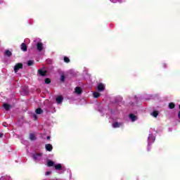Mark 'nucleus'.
Masks as SVG:
<instances>
[{"label": "nucleus", "mask_w": 180, "mask_h": 180, "mask_svg": "<svg viewBox=\"0 0 180 180\" xmlns=\"http://www.w3.org/2000/svg\"><path fill=\"white\" fill-rule=\"evenodd\" d=\"M148 140V146H150V143H154V141H155V136H154V135L150 134H149Z\"/></svg>", "instance_id": "1"}, {"label": "nucleus", "mask_w": 180, "mask_h": 180, "mask_svg": "<svg viewBox=\"0 0 180 180\" xmlns=\"http://www.w3.org/2000/svg\"><path fill=\"white\" fill-rule=\"evenodd\" d=\"M22 68H23V65H22V63H18L14 66V71L15 72H17Z\"/></svg>", "instance_id": "2"}, {"label": "nucleus", "mask_w": 180, "mask_h": 180, "mask_svg": "<svg viewBox=\"0 0 180 180\" xmlns=\"http://www.w3.org/2000/svg\"><path fill=\"white\" fill-rule=\"evenodd\" d=\"M36 46H37V49L38 50V51H43V43L37 42L36 44Z\"/></svg>", "instance_id": "3"}, {"label": "nucleus", "mask_w": 180, "mask_h": 180, "mask_svg": "<svg viewBox=\"0 0 180 180\" xmlns=\"http://www.w3.org/2000/svg\"><path fill=\"white\" fill-rule=\"evenodd\" d=\"M33 158L34 161H40V160H41V153H37L34 155Z\"/></svg>", "instance_id": "4"}, {"label": "nucleus", "mask_w": 180, "mask_h": 180, "mask_svg": "<svg viewBox=\"0 0 180 180\" xmlns=\"http://www.w3.org/2000/svg\"><path fill=\"white\" fill-rule=\"evenodd\" d=\"M97 89L100 92H102V91H105V86L103 84H99L97 86Z\"/></svg>", "instance_id": "5"}, {"label": "nucleus", "mask_w": 180, "mask_h": 180, "mask_svg": "<svg viewBox=\"0 0 180 180\" xmlns=\"http://www.w3.org/2000/svg\"><path fill=\"white\" fill-rule=\"evenodd\" d=\"M20 49L22 51H27V46L25 43H22L21 44Z\"/></svg>", "instance_id": "6"}, {"label": "nucleus", "mask_w": 180, "mask_h": 180, "mask_svg": "<svg viewBox=\"0 0 180 180\" xmlns=\"http://www.w3.org/2000/svg\"><path fill=\"white\" fill-rule=\"evenodd\" d=\"M75 94H78L79 95L82 94V89H81V87H76L75 89Z\"/></svg>", "instance_id": "7"}, {"label": "nucleus", "mask_w": 180, "mask_h": 180, "mask_svg": "<svg viewBox=\"0 0 180 180\" xmlns=\"http://www.w3.org/2000/svg\"><path fill=\"white\" fill-rule=\"evenodd\" d=\"M129 118L131 119V122H136V120H137V117L133 114L129 115Z\"/></svg>", "instance_id": "8"}, {"label": "nucleus", "mask_w": 180, "mask_h": 180, "mask_svg": "<svg viewBox=\"0 0 180 180\" xmlns=\"http://www.w3.org/2000/svg\"><path fill=\"white\" fill-rule=\"evenodd\" d=\"M45 147L47 151H51V150H53V146H51V144H46Z\"/></svg>", "instance_id": "9"}, {"label": "nucleus", "mask_w": 180, "mask_h": 180, "mask_svg": "<svg viewBox=\"0 0 180 180\" xmlns=\"http://www.w3.org/2000/svg\"><path fill=\"white\" fill-rule=\"evenodd\" d=\"M120 126H122V123H119V122H114L112 124V127H114V129H116L117 127H120Z\"/></svg>", "instance_id": "10"}, {"label": "nucleus", "mask_w": 180, "mask_h": 180, "mask_svg": "<svg viewBox=\"0 0 180 180\" xmlns=\"http://www.w3.org/2000/svg\"><path fill=\"white\" fill-rule=\"evenodd\" d=\"M63 96H59L56 98V103H61V102H63Z\"/></svg>", "instance_id": "11"}, {"label": "nucleus", "mask_w": 180, "mask_h": 180, "mask_svg": "<svg viewBox=\"0 0 180 180\" xmlns=\"http://www.w3.org/2000/svg\"><path fill=\"white\" fill-rule=\"evenodd\" d=\"M3 106L6 110H8L9 109H11V105L8 103H4Z\"/></svg>", "instance_id": "12"}, {"label": "nucleus", "mask_w": 180, "mask_h": 180, "mask_svg": "<svg viewBox=\"0 0 180 180\" xmlns=\"http://www.w3.org/2000/svg\"><path fill=\"white\" fill-rule=\"evenodd\" d=\"M39 74L40 75H41L42 77H44V75H46V70H39Z\"/></svg>", "instance_id": "13"}, {"label": "nucleus", "mask_w": 180, "mask_h": 180, "mask_svg": "<svg viewBox=\"0 0 180 180\" xmlns=\"http://www.w3.org/2000/svg\"><path fill=\"white\" fill-rule=\"evenodd\" d=\"M35 112L37 115H41V113H43V110H41V108H37Z\"/></svg>", "instance_id": "14"}, {"label": "nucleus", "mask_w": 180, "mask_h": 180, "mask_svg": "<svg viewBox=\"0 0 180 180\" xmlns=\"http://www.w3.org/2000/svg\"><path fill=\"white\" fill-rule=\"evenodd\" d=\"M30 139L32 141L36 140V135H34V134H30Z\"/></svg>", "instance_id": "15"}, {"label": "nucleus", "mask_w": 180, "mask_h": 180, "mask_svg": "<svg viewBox=\"0 0 180 180\" xmlns=\"http://www.w3.org/2000/svg\"><path fill=\"white\" fill-rule=\"evenodd\" d=\"M93 96L94 97V98H99V96H101V94H99V93H98V92H94L93 93Z\"/></svg>", "instance_id": "16"}, {"label": "nucleus", "mask_w": 180, "mask_h": 180, "mask_svg": "<svg viewBox=\"0 0 180 180\" xmlns=\"http://www.w3.org/2000/svg\"><path fill=\"white\" fill-rule=\"evenodd\" d=\"M61 168H63L61 164H58L55 165V169H61Z\"/></svg>", "instance_id": "17"}, {"label": "nucleus", "mask_w": 180, "mask_h": 180, "mask_svg": "<svg viewBox=\"0 0 180 180\" xmlns=\"http://www.w3.org/2000/svg\"><path fill=\"white\" fill-rule=\"evenodd\" d=\"M53 165H54V162L48 160V167H53Z\"/></svg>", "instance_id": "18"}, {"label": "nucleus", "mask_w": 180, "mask_h": 180, "mask_svg": "<svg viewBox=\"0 0 180 180\" xmlns=\"http://www.w3.org/2000/svg\"><path fill=\"white\" fill-rule=\"evenodd\" d=\"M5 54L6 56H8V57H11V56H12V52L10 51H6Z\"/></svg>", "instance_id": "19"}, {"label": "nucleus", "mask_w": 180, "mask_h": 180, "mask_svg": "<svg viewBox=\"0 0 180 180\" xmlns=\"http://www.w3.org/2000/svg\"><path fill=\"white\" fill-rule=\"evenodd\" d=\"M152 116H153V117H157V116H158V112L157 111H154L153 112L151 113Z\"/></svg>", "instance_id": "20"}, {"label": "nucleus", "mask_w": 180, "mask_h": 180, "mask_svg": "<svg viewBox=\"0 0 180 180\" xmlns=\"http://www.w3.org/2000/svg\"><path fill=\"white\" fill-rule=\"evenodd\" d=\"M169 109H174V108H175V104H174L173 103H170L169 104Z\"/></svg>", "instance_id": "21"}, {"label": "nucleus", "mask_w": 180, "mask_h": 180, "mask_svg": "<svg viewBox=\"0 0 180 180\" xmlns=\"http://www.w3.org/2000/svg\"><path fill=\"white\" fill-rule=\"evenodd\" d=\"M33 64H34V60H28L27 61V65L30 66V65H33Z\"/></svg>", "instance_id": "22"}, {"label": "nucleus", "mask_w": 180, "mask_h": 180, "mask_svg": "<svg viewBox=\"0 0 180 180\" xmlns=\"http://www.w3.org/2000/svg\"><path fill=\"white\" fill-rule=\"evenodd\" d=\"M50 82H51V80H50V79L49 78L45 79V84H50Z\"/></svg>", "instance_id": "23"}, {"label": "nucleus", "mask_w": 180, "mask_h": 180, "mask_svg": "<svg viewBox=\"0 0 180 180\" xmlns=\"http://www.w3.org/2000/svg\"><path fill=\"white\" fill-rule=\"evenodd\" d=\"M64 61H65V63H69L70 62V58H68V57H65L64 58Z\"/></svg>", "instance_id": "24"}, {"label": "nucleus", "mask_w": 180, "mask_h": 180, "mask_svg": "<svg viewBox=\"0 0 180 180\" xmlns=\"http://www.w3.org/2000/svg\"><path fill=\"white\" fill-rule=\"evenodd\" d=\"M65 79V77H64V75H62V76L60 77V81H62L63 82H64Z\"/></svg>", "instance_id": "25"}, {"label": "nucleus", "mask_w": 180, "mask_h": 180, "mask_svg": "<svg viewBox=\"0 0 180 180\" xmlns=\"http://www.w3.org/2000/svg\"><path fill=\"white\" fill-rule=\"evenodd\" d=\"M25 43H30V39H25Z\"/></svg>", "instance_id": "26"}, {"label": "nucleus", "mask_w": 180, "mask_h": 180, "mask_svg": "<svg viewBox=\"0 0 180 180\" xmlns=\"http://www.w3.org/2000/svg\"><path fill=\"white\" fill-rule=\"evenodd\" d=\"M33 118L34 119V120H37V115H36V114H34Z\"/></svg>", "instance_id": "27"}, {"label": "nucleus", "mask_w": 180, "mask_h": 180, "mask_svg": "<svg viewBox=\"0 0 180 180\" xmlns=\"http://www.w3.org/2000/svg\"><path fill=\"white\" fill-rule=\"evenodd\" d=\"M113 4H116V2H118L119 0H110Z\"/></svg>", "instance_id": "28"}, {"label": "nucleus", "mask_w": 180, "mask_h": 180, "mask_svg": "<svg viewBox=\"0 0 180 180\" xmlns=\"http://www.w3.org/2000/svg\"><path fill=\"white\" fill-rule=\"evenodd\" d=\"M50 174H51V172H46V175H50Z\"/></svg>", "instance_id": "29"}, {"label": "nucleus", "mask_w": 180, "mask_h": 180, "mask_svg": "<svg viewBox=\"0 0 180 180\" xmlns=\"http://www.w3.org/2000/svg\"><path fill=\"white\" fill-rule=\"evenodd\" d=\"M4 136V134L3 133H0V139L1 137H3Z\"/></svg>", "instance_id": "30"}, {"label": "nucleus", "mask_w": 180, "mask_h": 180, "mask_svg": "<svg viewBox=\"0 0 180 180\" xmlns=\"http://www.w3.org/2000/svg\"><path fill=\"white\" fill-rule=\"evenodd\" d=\"M5 179V177H4V176H1V178H0V180H4Z\"/></svg>", "instance_id": "31"}, {"label": "nucleus", "mask_w": 180, "mask_h": 180, "mask_svg": "<svg viewBox=\"0 0 180 180\" xmlns=\"http://www.w3.org/2000/svg\"><path fill=\"white\" fill-rule=\"evenodd\" d=\"M178 117H179V119H180V111L179 112Z\"/></svg>", "instance_id": "32"}, {"label": "nucleus", "mask_w": 180, "mask_h": 180, "mask_svg": "<svg viewBox=\"0 0 180 180\" xmlns=\"http://www.w3.org/2000/svg\"><path fill=\"white\" fill-rule=\"evenodd\" d=\"M47 140H50V136H47Z\"/></svg>", "instance_id": "33"}, {"label": "nucleus", "mask_w": 180, "mask_h": 180, "mask_svg": "<svg viewBox=\"0 0 180 180\" xmlns=\"http://www.w3.org/2000/svg\"><path fill=\"white\" fill-rule=\"evenodd\" d=\"M34 43H36V41H34Z\"/></svg>", "instance_id": "34"}, {"label": "nucleus", "mask_w": 180, "mask_h": 180, "mask_svg": "<svg viewBox=\"0 0 180 180\" xmlns=\"http://www.w3.org/2000/svg\"><path fill=\"white\" fill-rule=\"evenodd\" d=\"M179 109H180V105H179Z\"/></svg>", "instance_id": "35"}]
</instances>
